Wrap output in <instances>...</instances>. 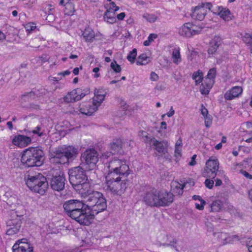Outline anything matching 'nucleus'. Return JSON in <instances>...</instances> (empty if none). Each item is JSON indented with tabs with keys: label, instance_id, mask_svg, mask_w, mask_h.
Masks as SVG:
<instances>
[{
	"label": "nucleus",
	"instance_id": "nucleus-29",
	"mask_svg": "<svg viewBox=\"0 0 252 252\" xmlns=\"http://www.w3.org/2000/svg\"><path fill=\"white\" fill-rule=\"evenodd\" d=\"M110 151H111L114 154L120 153L121 149L123 148V141L120 139H115L110 143L109 145Z\"/></svg>",
	"mask_w": 252,
	"mask_h": 252
},
{
	"label": "nucleus",
	"instance_id": "nucleus-46",
	"mask_svg": "<svg viewBox=\"0 0 252 252\" xmlns=\"http://www.w3.org/2000/svg\"><path fill=\"white\" fill-rule=\"evenodd\" d=\"M138 135L139 137L141 138L145 142H148L149 141L151 142L152 139L153 138L149 137L147 132L143 130L140 131L138 132Z\"/></svg>",
	"mask_w": 252,
	"mask_h": 252
},
{
	"label": "nucleus",
	"instance_id": "nucleus-1",
	"mask_svg": "<svg viewBox=\"0 0 252 252\" xmlns=\"http://www.w3.org/2000/svg\"><path fill=\"white\" fill-rule=\"evenodd\" d=\"M87 204L78 199H70L63 204L64 211L80 224L89 226L94 220L95 215L107 208L106 200L103 194L90 189L81 194Z\"/></svg>",
	"mask_w": 252,
	"mask_h": 252
},
{
	"label": "nucleus",
	"instance_id": "nucleus-49",
	"mask_svg": "<svg viewBox=\"0 0 252 252\" xmlns=\"http://www.w3.org/2000/svg\"><path fill=\"white\" fill-rule=\"evenodd\" d=\"M113 155L114 154L111 151H106L102 153L99 158L101 160H104L112 157Z\"/></svg>",
	"mask_w": 252,
	"mask_h": 252
},
{
	"label": "nucleus",
	"instance_id": "nucleus-11",
	"mask_svg": "<svg viewBox=\"0 0 252 252\" xmlns=\"http://www.w3.org/2000/svg\"><path fill=\"white\" fill-rule=\"evenodd\" d=\"M212 7L211 3L205 2L192 7L190 14L191 18L195 20L202 21Z\"/></svg>",
	"mask_w": 252,
	"mask_h": 252
},
{
	"label": "nucleus",
	"instance_id": "nucleus-24",
	"mask_svg": "<svg viewBox=\"0 0 252 252\" xmlns=\"http://www.w3.org/2000/svg\"><path fill=\"white\" fill-rule=\"evenodd\" d=\"M95 37L94 32L90 28H86L82 32L81 37L87 43H92Z\"/></svg>",
	"mask_w": 252,
	"mask_h": 252
},
{
	"label": "nucleus",
	"instance_id": "nucleus-13",
	"mask_svg": "<svg viewBox=\"0 0 252 252\" xmlns=\"http://www.w3.org/2000/svg\"><path fill=\"white\" fill-rule=\"evenodd\" d=\"M65 181L63 172L58 170L51 178L49 182L50 186L53 190L59 191L64 189Z\"/></svg>",
	"mask_w": 252,
	"mask_h": 252
},
{
	"label": "nucleus",
	"instance_id": "nucleus-39",
	"mask_svg": "<svg viewBox=\"0 0 252 252\" xmlns=\"http://www.w3.org/2000/svg\"><path fill=\"white\" fill-rule=\"evenodd\" d=\"M105 7L107 11H117L119 7L112 0H106Z\"/></svg>",
	"mask_w": 252,
	"mask_h": 252
},
{
	"label": "nucleus",
	"instance_id": "nucleus-28",
	"mask_svg": "<svg viewBox=\"0 0 252 252\" xmlns=\"http://www.w3.org/2000/svg\"><path fill=\"white\" fill-rule=\"evenodd\" d=\"M218 238L220 242L225 245L229 243H233L235 240H237V238L234 236H230L225 233H221L218 235Z\"/></svg>",
	"mask_w": 252,
	"mask_h": 252
},
{
	"label": "nucleus",
	"instance_id": "nucleus-45",
	"mask_svg": "<svg viewBox=\"0 0 252 252\" xmlns=\"http://www.w3.org/2000/svg\"><path fill=\"white\" fill-rule=\"evenodd\" d=\"M158 37V35L155 33H151L148 37L147 40L143 42V45L145 46H149L155 39Z\"/></svg>",
	"mask_w": 252,
	"mask_h": 252
},
{
	"label": "nucleus",
	"instance_id": "nucleus-10",
	"mask_svg": "<svg viewBox=\"0 0 252 252\" xmlns=\"http://www.w3.org/2000/svg\"><path fill=\"white\" fill-rule=\"evenodd\" d=\"M90 93L88 87L77 88L68 93L64 97L63 100L67 103L78 101Z\"/></svg>",
	"mask_w": 252,
	"mask_h": 252
},
{
	"label": "nucleus",
	"instance_id": "nucleus-37",
	"mask_svg": "<svg viewBox=\"0 0 252 252\" xmlns=\"http://www.w3.org/2000/svg\"><path fill=\"white\" fill-rule=\"evenodd\" d=\"M115 11L106 10L104 15V19L109 23H113L116 21Z\"/></svg>",
	"mask_w": 252,
	"mask_h": 252
},
{
	"label": "nucleus",
	"instance_id": "nucleus-8",
	"mask_svg": "<svg viewBox=\"0 0 252 252\" xmlns=\"http://www.w3.org/2000/svg\"><path fill=\"white\" fill-rule=\"evenodd\" d=\"M203 27L202 25H196L191 22H188L180 26L178 30L179 34L186 38H190L201 33Z\"/></svg>",
	"mask_w": 252,
	"mask_h": 252
},
{
	"label": "nucleus",
	"instance_id": "nucleus-4",
	"mask_svg": "<svg viewBox=\"0 0 252 252\" xmlns=\"http://www.w3.org/2000/svg\"><path fill=\"white\" fill-rule=\"evenodd\" d=\"M44 159V153L41 150L30 147L23 151L21 161L25 166L32 167L41 166Z\"/></svg>",
	"mask_w": 252,
	"mask_h": 252
},
{
	"label": "nucleus",
	"instance_id": "nucleus-7",
	"mask_svg": "<svg viewBox=\"0 0 252 252\" xmlns=\"http://www.w3.org/2000/svg\"><path fill=\"white\" fill-rule=\"evenodd\" d=\"M98 160V154L94 149L86 150L81 156V162L86 169H94Z\"/></svg>",
	"mask_w": 252,
	"mask_h": 252
},
{
	"label": "nucleus",
	"instance_id": "nucleus-14",
	"mask_svg": "<svg viewBox=\"0 0 252 252\" xmlns=\"http://www.w3.org/2000/svg\"><path fill=\"white\" fill-rule=\"evenodd\" d=\"M13 252H33V247L26 239L16 242L12 247Z\"/></svg>",
	"mask_w": 252,
	"mask_h": 252
},
{
	"label": "nucleus",
	"instance_id": "nucleus-55",
	"mask_svg": "<svg viewBox=\"0 0 252 252\" xmlns=\"http://www.w3.org/2000/svg\"><path fill=\"white\" fill-rule=\"evenodd\" d=\"M240 173L243 175L244 177H245L247 179L252 180V175L249 174L245 170H241L240 171Z\"/></svg>",
	"mask_w": 252,
	"mask_h": 252
},
{
	"label": "nucleus",
	"instance_id": "nucleus-20",
	"mask_svg": "<svg viewBox=\"0 0 252 252\" xmlns=\"http://www.w3.org/2000/svg\"><path fill=\"white\" fill-rule=\"evenodd\" d=\"M173 201L172 193L164 190L159 191V203L160 206L169 205Z\"/></svg>",
	"mask_w": 252,
	"mask_h": 252
},
{
	"label": "nucleus",
	"instance_id": "nucleus-51",
	"mask_svg": "<svg viewBox=\"0 0 252 252\" xmlns=\"http://www.w3.org/2000/svg\"><path fill=\"white\" fill-rule=\"evenodd\" d=\"M182 148L175 147L174 156L177 161L179 160L182 157Z\"/></svg>",
	"mask_w": 252,
	"mask_h": 252
},
{
	"label": "nucleus",
	"instance_id": "nucleus-15",
	"mask_svg": "<svg viewBox=\"0 0 252 252\" xmlns=\"http://www.w3.org/2000/svg\"><path fill=\"white\" fill-rule=\"evenodd\" d=\"M11 142L14 146L19 148H23L31 143L32 139L25 135L16 134L11 137Z\"/></svg>",
	"mask_w": 252,
	"mask_h": 252
},
{
	"label": "nucleus",
	"instance_id": "nucleus-30",
	"mask_svg": "<svg viewBox=\"0 0 252 252\" xmlns=\"http://www.w3.org/2000/svg\"><path fill=\"white\" fill-rule=\"evenodd\" d=\"M152 58L150 54L142 53L140 54L137 60V65H146L151 62Z\"/></svg>",
	"mask_w": 252,
	"mask_h": 252
},
{
	"label": "nucleus",
	"instance_id": "nucleus-59",
	"mask_svg": "<svg viewBox=\"0 0 252 252\" xmlns=\"http://www.w3.org/2000/svg\"><path fill=\"white\" fill-rule=\"evenodd\" d=\"M201 113L203 115V117L208 116V112L207 109L203 105L201 106Z\"/></svg>",
	"mask_w": 252,
	"mask_h": 252
},
{
	"label": "nucleus",
	"instance_id": "nucleus-53",
	"mask_svg": "<svg viewBox=\"0 0 252 252\" xmlns=\"http://www.w3.org/2000/svg\"><path fill=\"white\" fill-rule=\"evenodd\" d=\"M205 121V124L206 127H210L212 124V119L210 116H207L204 117Z\"/></svg>",
	"mask_w": 252,
	"mask_h": 252
},
{
	"label": "nucleus",
	"instance_id": "nucleus-22",
	"mask_svg": "<svg viewBox=\"0 0 252 252\" xmlns=\"http://www.w3.org/2000/svg\"><path fill=\"white\" fill-rule=\"evenodd\" d=\"M106 95V91L102 88L96 89L94 91V96L92 102L98 108L104 101Z\"/></svg>",
	"mask_w": 252,
	"mask_h": 252
},
{
	"label": "nucleus",
	"instance_id": "nucleus-32",
	"mask_svg": "<svg viewBox=\"0 0 252 252\" xmlns=\"http://www.w3.org/2000/svg\"><path fill=\"white\" fill-rule=\"evenodd\" d=\"M180 48L178 47L173 49L171 53V58L174 63L178 65L180 64L182 61L180 53Z\"/></svg>",
	"mask_w": 252,
	"mask_h": 252
},
{
	"label": "nucleus",
	"instance_id": "nucleus-34",
	"mask_svg": "<svg viewBox=\"0 0 252 252\" xmlns=\"http://www.w3.org/2000/svg\"><path fill=\"white\" fill-rule=\"evenodd\" d=\"M151 142L153 145L155 146V150L160 154H165L167 152V149L164 147L162 143L155 138H153L151 140Z\"/></svg>",
	"mask_w": 252,
	"mask_h": 252
},
{
	"label": "nucleus",
	"instance_id": "nucleus-33",
	"mask_svg": "<svg viewBox=\"0 0 252 252\" xmlns=\"http://www.w3.org/2000/svg\"><path fill=\"white\" fill-rule=\"evenodd\" d=\"M214 81L210 80L207 81L204 80V82L202 84L200 91L202 94H209L211 89L212 88Z\"/></svg>",
	"mask_w": 252,
	"mask_h": 252
},
{
	"label": "nucleus",
	"instance_id": "nucleus-36",
	"mask_svg": "<svg viewBox=\"0 0 252 252\" xmlns=\"http://www.w3.org/2000/svg\"><path fill=\"white\" fill-rule=\"evenodd\" d=\"M192 197L196 201L195 203V208L197 210H203L206 204V201L202 199L200 196L198 195H194Z\"/></svg>",
	"mask_w": 252,
	"mask_h": 252
},
{
	"label": "nucleus",
	"instance_id": "nucleus-16",
	"mask_svg": "<svg viewBox=\"0 0 252 252\" xmlns=\"http://www.w3.org/2000/svg\"><path fill=\"white\" fill-rule=\"evenodd\" d=\"M98 109L92 101H83L79 104L78 108L80 113L87 116L93 115Z\"/></svg>",
	"mask_w": 252,
	"mask_h": 252
},
{
	"label": "nucleus",
	"instance_id": "nucleus-18",
	"mask_svg": "<svg viewBox=\"0 0 252 252\" xmlns=\"http://www.w3.org/2000/svg\"><path fill=\"white\" fill-rule=\"evenodd\" d=\"M143 201L149 206L159 207V191L154 190L146 193L143 197Z\"/></svg>",
	"mask_w": 252,
	"mask_h": 252
},
{
	"label": "nucleus",
	"instance_id": "nucleus-63",
	"mask_svg": "<svg viewBox=\"0 0 252 252\" xmlns=\"http://www.w3.org/2000/svg\"><path fill=\"white\" fill-rule=\"evenodd\" d=\"M175 147L182 148V140L181 138H179L177 140L175 143Z\"/></svg>",
	"mask_w": 252,
	"mask_h": 252
},
{
	"label": "nucleus",
	"instance_id": "nucleus-35",
	"mask_svg": "<svg viewBox=\"0 0 252 252\" xmlns=\"http://www.w3.org/2000/svg\"><path fill=\"white\" fill-rule=\"evenodd\" d=\"M171 190L176 195H181L183 193L184 186L177 181L171 183Z\"/></svg>",
	"mask_w": 252,
	"mask_h": 252
},
{
	"label": "nucleus",
	"instance_id": "nucleus-9",
	"mask_svg": "<svg viewBox=\"0 0 252 252\" xmlns=\"http://www.w3.org/2000/svg\"><path fill=\"white\" fill-rule=\"evenodd\" d=\"M220 163L217 158L211 157L206 161L205 167L202 171V175L205 178L214 179L219 171Z\"/></svg>",
	"mask_w": 252,
	"mask_h": 252
},
{
	"label": "nucleus",
	"instance_id": "nucleus-56",
	"mask_svg": "<svg viewBox=\"0 0 252 252\" xmlns=\"http://www.w3.org/2000/svg\"><path fill=\"white\" fill-rule=\"evenodd\" d=\"M150 79L152 81H157L158 79V76L155 72H152L150 74Z\"/></svg>",
	"mask_w": 252,
	"mask_h": 252
},
{
	"label": "nucleus",
	"instance_id": "nucleus-62",
	"mask_svg": "<svg viewBox=\"0 0 252 252\" xmlns=\"http://www.w3.org/2000/svg\"><path fill=\"white\" fill-rule=\"evenodd\" d=\"M174 114H175V111L173 109V107H171L170 108L169 111L166 113V115L168 117H171L173 116L174 115Z\"/></svg>",
	"mask_w": 252,
	"mask_h": 252
},
{
	"label": "nucleus",
	"instance_id": "nucleus-5",
	"mask_svg": "<svg viewBox=\"0 0 252 252\" xmlns=\"http://www.w3.org/2000/svg\"><path fill=\"white\" fill-rule=\"evenodd\" d=\"M78 153V148L72 146L63 145L51 153L50 161L52 163L63 164L75 158Z\"/></svg>",
	"mask_w": 252,
	"mask_h": 252
},
{
	"label": "nucleus",
	"instance_id": "nucleus-17",
	"mask_svg": "<svg viewBox=\"0 0 252 252\" xmlns=\"http://www.w3.org/2000/svg\"><path fill=\"white\" fill-rule=\"evenodd\" d=\"M157 239L160 245L172 247L175 248L177 251H179L177 245V241L168 234L165 233H160L158 236Z\"/></svg>",
	"mask_w": 252,
	"mask_h": 252
},
{
	"label": "nucleus",
	"instance_id": "nucleus-50",
	"mask_svg": "<svg viewBox=\"0 0 252 252\" xmlns=\"http://www.w3.org/2000/svg\"><path fill=\"white\" fill-rule=\"evenodd\" d=\"M207 179L205 180L204 184L206 188L209 189H211L213 187L214 184V181L211 179V178H206Z\"/></svg>",
	"mask_w": 252,
	"mask_h": 252
},
{
	"label": "nucleus",
	"instance_id": "nucleus-41",
	"mask_svg": "<svg viewBox=\"0 0 252 252\" xmlns=\"http://www.w3.org/2000/svg\"><path fill=\"white\" fill-rule=\"evenodd\" d=\"M32 133L40 137L46 134V131L42 125L36 126L32 131Z\"/></svg>",
	"mask_w": 252,
	"mask_h": 252
},
{
	"label": "nucleus",
	"instance_id": "nucleus-54",
	"mask_svg": "<svg viewBox=\"0 0 252 252\" xmlns=\"http://www.w3.org/2000/svg\"><path fill=\"white\" fill-rule=\"evenodd\" d=\"M133 144V141L130 140L126 142H123V145L124 148H127L128 149H131L132 147Z\"/></svg>",
	"mask_w": 252,
	"mask_h": 252
},
{
	"label": "nucleus",
	"instance_id": "nucleus-40",
	"mask_svg": "<svg viewBox=\"0 0 252 252\" xmlns=\"http://www.w3.org/2000/svg\"><path fill=\"white\" fill-rule=\"evenodd\" d=\"M211 211L214 212L220 211L222 208V203L219 200L214 201L210 204Z\"/></svg>",
	"mask_w": 252,
	"mask_h": 252
},
{
	"label": "nucleus",
	"instance_id": "nucleus-23",
	"mask_svg": "<svg viewBox=\"0 0 252 252\" xmlns=\"http://www.w3.org/2000/svg\"><path fill=\"white\" fill-rule=\"evenodd\" d=\"M243 92L241 86H234L228 90L224 94V98L230 100L240 97Z\"/></svg>",
	"mask_w": 252,
	"mask_h": 252
},
{
	"label": "nucleus",
	"instance_id": "nucleus-64",
	"mask_svg": "<svg viewBox=\"0 0 252 252\" xmlns=\"http://www.w3.org/2000/svg\"><path fill=\"white\" fill-rule=\"evenodd\" d=\"M247 247L249 252H252V239L247 243Z\"/></svg>",
	"mask_w": 252,
	"mask_h": 252
},
{
	"label": "nucleus",
	"instance_id": "nucleus-26",
	"mask_svg": "<svg viewBox=\"0 0 252 252\" xmlns=\"http://www.w3.org/2000/svg\"><path fill=\"white\" fill-rule=\"evenodd\" d=\"M26 212V210L24 206L22 205L18 204L15 208L11 209L9 212L8 216H13L14 218H20L23 217Z\"/></svg>",
	"mask_w": 252,
	"mask_h": 252
},
{
	"label": "nucleus",
	"instance_id": "nucleus-42",
	"mask_svg": "<svg viewBox=\"0 0 252 252\" xmlns=\"http://www.w3.org/2000/svg\"><path fill=\"white\" fill-rule=\"evenodd\" d=\"M243 40L249 46L250 52L252 54V35L246 34L243 36Z\"/></svg>",
	"mask_w": 252,
	"mask_h": 252
},
{
	"label": "nucleus",
	"instance_id": "nucleus-19",
	"mask_svg": "<svg viewBox=\"0 0 252 252\" xmlns=\"http://www.w3.org/2000/svg\"><path fill=\"white\" fill-rule=\"evenodd\" d=\"M214 13L225 21H229L233 18L232 14L229 9L222 6H217L214 10Z\"/></svg>",
	"mask_w": 252,
	"mask_h": 252
},
{
	"label": "nucleus",
	"instance_id": "nucleus-43",
	"mask_svg": "<svg viewBox=\"0 0 252 252\" xmlns=\"http://www.w3.org/2000/svg\"><path fill=\"white\" fill-rule=\"evenodd\" d=\"M252 129V121L242 123L240 127V132H245L247 130Z\"/></svg>",
	"mask_w": 252,
	"mask_h": 252
},
{
	"label": "nucleus",
	"instance_id": "nucleus-61",
	"mask_svg": "<svg viewBox=\"0 0 252 252\" xmlns=\"http://www.w3.org/2000/svg\"><path fill=\"white\" fill-rule=\"evenodd\" d=\"M69 131V129H63L59 130L60 135L63 137L66 134V133L68 132Z\"/></svg>",
	"mask_w": 252,
	"mask_h": 252
},
{
	"label": "nucleus",
	"instance_id": "nucleus-12",
	"mask_svg": "<svg viewBox=\"0 0 252 252\" xmlns=\"http://www.w3.org/2000/svg\"><path fill=\"white\" fill-rule=\"evenodd\" d=\"M22 221L20 218H14L13 216H8V218L6 221V224L7 227L6 234L9 236H13L20 231L21 227Z\"/></svg>",
	"mask_w": 252,
	"mask_h": 252
},
{
	"label": "nucleus",
	"instance_id": "nucleus-47",
	"mask_svg": "<svg viewBox=\"0 0 252 252\" xmlns=\"http://www.w3.org/2000/svg\"><path fill=\"white\" fill-rule=\"evenodd\" d=\"M216 75V69L215 68H212L210 69L208 73L206 78L205 80L208 81L210 80H212L214 81V79L215 78Z\"/></svg>",
	"mask_w": 252,
	"mask_h": 252
},
{
	"label": "nucleus",
	"instance_id": "nucleus-60",
	"mask_svg": "<svg viewBox=\"0 0 252 252\" xmlns=\"http://www.w3.org/2000/svg\"><path fill=\"white\" fill-rule=\"evenodd\" d=\"M99 71V68L98 67H94L93 69V71L94 73V78H98L99 77L100 74L98 73Z\"/></svg>",
	"mask_w": 252,
	"mask_h": 252
},
{
	"label": "nucleus",
	"instance_id": "nucleus-52",
	"mask_svg": "<svg viewBox=\"0 0 252 252\" xmlns=\"http://www.w3.org/2000/svg\"><path fill=\"white\" fill-rule=\"evenodd\" d=\"M25 28L27 32H31L36 28V26L34 23H29L25 25Z\"/></svg>",
	"mask_w": 252,
	"mask_h": 252
},
{
	"label": "nucleus",
	"instance_id": "nucleus-21",
	"mask_svg": "<svg viewBox=\"0 0 252 252\" xmlns=\"http://www.w3.org/2000/svg\"><path fill=\"white\" fill-rule=\"evenodd\" d=\"M106 95V91L102 88L96 89L94 91V96L92 102L98 108L104 101Z\"/></svg>",
	"mask_w": 252,
	"mask_h": 252
},
{
	"label": "nucleus",
	"instance_id": "nucleus-48",
	"mask_svg": "<svg viewBox=\"0 0 252 252\" xmlns=\"http://www.w3.org/2000/svg\"><path fill=\"white\" fill-rule=\"evenodd\" d=\"M111 68L116 73H118L121 72L122 68L121 66L117 63L116 61H113L110 64Z\"/></svg>",
	"mask_w": 252,
	"mask_h": 252
},
{
	"label": "nucleus",
	"instance_id": "nucleus-57",
	"mask_svg": "<svg viewBox=\"0 0 252 252\" xmlns=\"http://www.w3.org/2000/svg\"><path fill=\"white\" fill-rule=\"evenodd\" d=\"M197 157L196 155H193L191 158L190 161L189 162V165L191 166H194L196 164V158Z\"/></svg>",
	"mask_w": 252,
	"mask_h": 252
},
{
	"label": "nucleus",
	"instance_id": "nucleus-6",
	"mask_svg": "<svg viewBox=\"0 0 252 252\" xmlns=\"http://www.w3.org/2000/svg\"><path fill=\"white\" fill-rule=\"evenodd\" d=\"M25 182L30 189L41 195L44 194L48 189L46 178L40 173L28 175Z\"/></svg>",
	"mask_w": 252,
	"mask_h": 252
},
{
	"label": "nucleus",
	"instance_id": "nucleus-2",
	"mask_svg": "<svg viewBox=\"0 0 252 252\" xmlns=\"http://www.w3.org/2000/svg\"><path fill=\"white\" fill-rule=\"evenodd\" d=\"M130 173L129 166L126 159L114 157L105 165L104 189L114 194H122L126 188L124 179Z\"/></svg>",
	"mask_w": 252,
	"mask_h": 252
},
{
	"label": "nucleus",
	"instance_id": "nucleus-27",
	"mask_svg": "<svg viewBox=\"0 0 252 252\" xmlns=\"http://www.w3.org/2000/svg\"><path fill=\"white\" fill-rule=\"evenodd\" d=\"M60 5L64 7V12L65 14L72 15L74 12V5L72 0H61Z\"/></svg>",
	"mask_w": 252,
	"mask_h": 252
},
{
	"label": "nucleus",
	"instance_id": "nucleus-38",
	"mask_svg": "<svg viewBox=\"0 0 252 252\" xmlns=\"http://www.w3.org/2000/svg\"><path fill=\"white\" fill-rule=\"evenodd\" d=\"M203 75V73L200 70H198L193 73L192 79L195 81L196 85L202 82Z\"/></svg>",
	"mask_w": 252,
	"mask_h": 252
},
{
	"label": "nucleus",
	"instance_id": "nucleus-31",
	"mask_svg": "<svg viewBox=\"0 0 252 252\" xmlns=\"http://www.w3.org/2000/svg\"><path fill=\"white\" fill-rule=\"evenodd\" d=\"M160 16L158 13L145 12L142 15L143 19L146 22L150 23H153L159 19Z\"/></svg>",
	"mask_w": 252,
	"mask_h": 252
},
{
	"label": "nucleus",
	"instance_id": "nucleus-25",
	"mask_svg": "<svg viewBox=\"0 0 252 252\" xmlns=\"http://www.w3.org/2000/svg\"><path fill=\"white\" fill-rule=\"evenodd\" d=\"M221 38L219 37H216L212 40L208 50V53L209 57L213 56L215 54L218 48L221 44Z\"/></svg>",
	"mask_w": 252,
	"mask_h": 252
},
{
	"label": "nucleus",
	"instance_id": "nucleus-3",
	"mask_svg": "<svg viewBox=\"0 0 252 252\" xmlns=\"http://www.w3.org/2000/svg\"><path fill=\"white\" fill-rule=\"evenodd\" d=\"M69 181L74 189L81 194L91 188L84 170L80 166L70 169L68 171Z\"/></svg>",
	"mask_w": 252,
	"mask_h": 252
},
{
	"label": "nucleus",
	"instance_id": "nucleus-58",
	"mask_svg": "<svg viewBox=\"0 0 252 252\" xmlns=\"http://www.w3.org/2000/svg\"><path fill=\"white\" fill-rule=\"evenodd\" d=\"M71 72L68 70L59 72L58 73V75L60 76V77H62V78L66 76L69 75L70 74Z\"/></svg>",
	"mask_w": 252,
	"mask_h": 252
},
{
	"label": "nucleus",
	"instance_id": "nucleus-44",
	"mask_svg": "<svg viewBox=\"0 0 252 252\" xmlns=\"http://www.w3.org/2000/svg\"><path fill=\"white\" fill-rule=\"evenodd\" d=\"M137 50L134 48L127 55V59L131 63H133L135 62Z\"/></svg>",
	"mask_w": 252,
	"mask_h": 252
}]
</instances>
